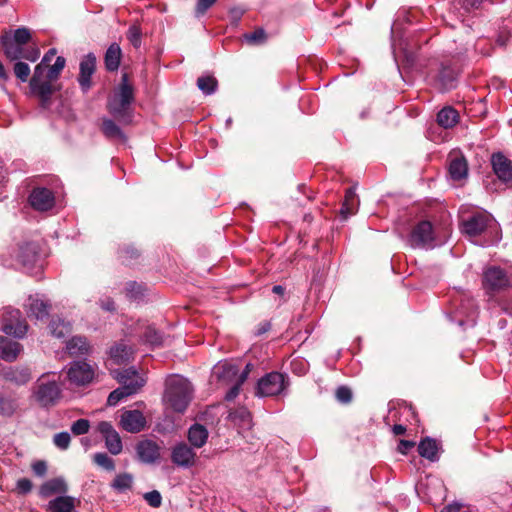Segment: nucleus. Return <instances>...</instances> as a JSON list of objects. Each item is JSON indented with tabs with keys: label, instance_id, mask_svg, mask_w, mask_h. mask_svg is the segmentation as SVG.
<instances>
[{
	"label": "nucleus",
	"instance_id": "nucleus-30",
	"mask_svg": "<svg viewBox=\"0 0 512 512\" xmlns=\"http://www.w3.org/2000/svg\"><path fill=\"white\" fill-rule=\"evenodd\" d=\"M459 114L452 107H444L437 114V122L443 128H452L458 122Z\"/></svg>",
	"mask_w": 512,
	"mask_h": 512
},
{
	"label": "nucleus",
	"instance_id": "nucleus-27",
	"mask_svg": "<svg viewBox=\"0 0 512 512\" xmlns=\"http://www.w3.org/2000/svg\"><path fill=\"white\" fill-rule=\"evenodd\" d=\"M448 171L451 179L455 181L466 178L468 174L467 161L464 157H455L451 159Z\"/></svg>",
	"mask_w": 512,
	"mask_h": 512
},
{
	"label": "nucleus",
	"instance_id": "nucleus-36",
	"mask_svg": "<svg viewBox=\"0 0 512 512\" xmlns=\"http://www.w3.org/2000/svg\"><path fill=\"white\" fill-rule=\"evenodd\" d=\"M355 205H356V194L352 189H348L344 202L342 204L341 208V214L344 218H347L349 215H352L355 211Z\"/></svg>",
	"mask_w": 512,
	"mask_h": 512
},
{
	"label": "nucleus",
	"instance_id": "nucleus-59",
	"mask_svg": "<svg viewBox=\"0 0 512 512\" xmlns=\"http://www.w3.org/2000/svg\"><path fill=\"white\" fill-rule=\"evenodd\" d=\"M123 371H133L134 374L133 376H130L129 377V382H135L136 380L140 379L143 381V385L145 384V379L139 375V373L134 369V368H128V369H124Z\"/></svg>",
	"mask_w": 512,
	"mask_h": 512
},
{
	"label": "nucleus",
	"instance_id": "nucleus-35",
	"mask_svg": "<svg viewBox=\"0 0 512 512\" xmlns=\"http://www.w3.org/2000/svg\"><path fill=\"white\" fill-rule=\"evenodd\" d=\"M50 330L55 337L63 338L70 333L71 326L61 319H53L50 323Z\"/></svg>",
	"mask_w": 512,
	"mask_h": 512
},
{
	"label": "nucleus",
	"instance_id": "nucleus-9",
	"mask_svg": "<svg viewBox=\"0 0 512 512\" xmlns=\"http://www.w3.org/2000/svg\"><path fill=\"white\" fill-rule=\"evenodd\" d=\"M434 231L429 221L419 222L411 231L408 243L412 248L434 247Z\"/></svg>",
	"mask_w": 512,
	"mask_h": 512
},
{
	"label": "nucleus",
	"instance_id": "nucleus-62",
	"mask_svg": "<svg viewBox=\"0 0 512 512\" xmlns=\"http://www.w3.org/2000/svg\"><path fill=\"white\" fill-rule=\"evenodd\" d=\"M124 253H125V256H124L125 258H134L138 255L137 250L134 248H127L124 251Z\"/></svg>",
	"mask_w": 512,
	"mask_h": 512
},
{
	"label": "nucleus",
	"instance_id": "nucleus-44",
	"mask_svg": "<svg viewBox=\"0 0 512 512\" xmlns=\"http://www.w3.org/2000/svg\"><path fill=\"white\" fill-rule=\"evenodd\" d=\"M14 74L22 82H26L30 75V67L28 64L18 61L14 64Z\"/></svg>",
	"mask_w": 512,
	"mask_h": 512
},
{
	"label": "nucleus",
	"instance_id": "nucleus-31",
	"mask_svg": "<svg viewBox=\"0 0 512 512\" xmlns=\"http://www.w3.org/2000/svg\"><path fill=\"white\" fill-rule=\"evenodd\" d=\"M66 349L69 355L79 356L85 355L89 352L90 346L84 337H73L66 344Z\"/></svg>",
	"mask_w": 512,
	"mask_h": 512
},
{
	"label": "nucleus",
	"instance_id": "nucleus-33",
	"mask_svg": "<svg viewBox=\"0 0 512 512\" xmlns=\"http://www.w3.org/2000/svg\"><path fill=\"white\" fill-rule=\"evenodd\" d=\"M101 130L109 139H125V135L120 127L111 119H103Z\"/></svg>",
	"mask_w": 512,
	"mask_h": 512
},
{
	"label": "nucleus",
	"instance_id": "nucleus-61",
	"mask_svg": "<svg viewBox=\"0 0 512 512\" xmlns=\"http://www.w3.org/2000/svg\"><path fill=\"white\" fill-rule=\"evenodd\" d=\"M101 307L104 310L113 311L114 310V302L111 299H107V300L101 302Z\"/></svg>",
	"mask_w": 512,
	"mask_h": 512
},
{
	"label": "nucleus",
	"instance_id": "nucleus-20",
	"mask_svg": "<svg viewBox=\"0 0 512 512\" xmlns=\"http://www.w3.org/2000/svg\"><path fill=\"white\" fill-rule=\"evenodd\" d=\"M2 377L17 386L25 385L32 379L31 371L27 367H9L3 370Z\"/></svg>",
	"mask_w": 512,
	"mask_h": 512
},
{
	"label": "nucleus",
	"instance_id": "nucleus-52",
	"mask_svg": "<svg viewBox=\"0 0 512 512\" xmlns=\"http://www.w3.org/2000/svg\"><path fill=\"white\" fill-rule=\"evenodd\" d=\"M217 0H198L196 4V15H203Z\"/></svg>",
	"mask_w": 512,
	"mask_h": 512
},
{
	"label": "nucleus",
	"instance_id": "nucleus-39",
	"mask_svg": "<svg viewBox=\"0 0 512 512\" xmlns=\"http://www.w3.org/2000/svg\"><path fill=\"white\" fill-rule=\"evenodd\" d=\"M460 313L465 314L469 321L474 322L477 315V307L473 299L467 298L462 301Z\"/></svg>",
	"mask_w": 512,
	"mask_h": 512
},
{
	"label": "nucleus",
	"instance_id": "nucleus-7",
	"mask_svg": "<svg viewBox=\"0 0 512 512\" xmlns=\"http://www.w3.org/2000/svg\"><path fill=\"white\" fill-rule=\"evenodd\" d=\"M288 386L285 376L279 372H270L258 380L256 395L274 397L282 394Z\"/></svg>",
	"mask_w": 512,
	"mask_h": 512
},
{
	"label": "nucleus",
	"instance_id": "nucleus-8",
	"mask_svg": "<svg viewBox=\"0 0 512 512\" xmlns=\"http://www.w3.org/2000/svg\"><path fill=\"white\" fill-rule=\"evenodd\" d=\"M52 79L48 78V67L44 63H39L34 70L30 80V89L32 93L39 96L43 103L47 102L52 93Z\"/></svg>",
	"mask_w": 512,
	"mask_h": 512
},
{
	"label": "nucleus",
	"instance_id": "nucleus-12",
	"mask_svg": "<svg viewBox=\"0 0 512 512\" xmlns=\"http://www.w3.org/2000/svg\"><path fill=\"white\" fill-rule=\"evenodd\" d=\"M69 381L77 386H84L94 378V369L85 362H74L68 370Z\"/></svg>",
	"mask_w": 512,
	"mask_h": 512
},
{
	"label": "nucleus",
	"instance_id": "nucleus-14",
	"mask_svg": "<svg viewBox=\"0 0 512 512\" xmlns=\"http://www.w3.org/2000/svg\"><path fill=\"white\" fill-rule=\"evenodd\" d=\"M29 203L37 211H47L54 206L55 198L51 190L38 187L30 193Z\"/></svg>",
	"mask_w": 512,
	"mask_h": 512
},
{
	"label": "nucleus",
	"instance_id": "nucleus-58",
	"mask_svg": "<svg viewBox=\"0 0 512 512\" xmlns=\"http://www.w3.org/2000/svg\"><path fill=\"white\" fill-rule=\"evenodd\" d=\"M56 55V49L52 48L50 49L42 58L40 63H44L45 66L49 67L50 62L52 61L53 57Z\"/></svg>",
	"mask_w": 512,
	"mask_h": 512
},
{
	"label": "nucleus",
	"instance_id": "nucleus-4",
	"mask_svg": "<svg viewBox=\"0 0 512 512\" xmlns=\"http://www.w3.org/2000/svg\"><path fill=\"white\" fill-rule=\"evenodd\" d=\"M114 378L118 380L121 386L112 391L107 399L109 406L117 405L122 399L137 393L143 387V381L138 379L135 382H129V377L133 376V371H114Z\"/></svg>",
	"mask_w": 512,
	"mask_h": 512
},
{
	"label": "nucleus",
	"instance_id": "nucleus-10",
	"mask_svg": "<svg viewBox=\"0 0 512 512\" xmlns=\"http://www.w3.org/2000/svg\"><path fill=\"white\" fill-rule=\"evenodd\" d=\"M483 287L487 293L501 291L509 286L506 272L497 266L488 267L483 273Z\"/></svg>",
	"mask_w": 512,
	"mask_h": 512
},
{
	"label": "nucleus",
	"instance_id": "nucleus-15",
	"mask_svg": "<svg viewBox=\"0 0 512 512\" xmlns=\"http://www.w3.org/2000/svg\"><path fill=\"white\" fill-rule=\"evenodd\" d=\"M97 429L103 435L109 452L113 455L119 454L123 448L122 441L113 426L109 422L102 421L98 424Z\"/></svg>",
	"mask_w": 512,
	"mask_h": 512
},
{
	"label": "nucleus",
	"instance_id": "nucleus-6",
	"mask_svg": "<svg viewBox=\"0 0 512 512\" xmlns=\"http://www.w3.org/2000/svg\"><path fill=\"white\" fill-rule=\"evenodd\" d=\"M0 329L7 335L22 338L27 333L28 325L18 309L7 307L0 318Z\"/></svg>",
	"mask_w": 512,
	"mask_h": 512
},
{
	"label": "nucleus",
	"instance_id": "nucleus-24",
	"mask_svg": "<svg viewBox=\"0 0 512 512\" xmlns=\"http://www.w3.org/2000/svg\"><path fill=\"white\" fill-rule=\"evenodd\" d=\"M22 350V346L11 339L0 336V359L13 362L17 359Z\"/></svg>",
	"mask_w": 512,
	"mask_h": 512
},
{
	"label": "nucleus",
	"instance_id": "nucleus-22",
	"mask_svg": "<svg viewBox=\"0 0 512 512\" xmlns=\"http://www.w3.org/2000/svg\"><path fill=\"white\" fill-rule=\"evenodd\" d=\"M136 451L139 459L145 463H153L160 458V447L151 440L141 441Z\"/></svg>",
	"mask_w": 512,
	"mask_h": 512
},
{
	"label": "nucleus",
	"instance_id": "nucleus-26",
	"mask_svg": "<svg viewBox=\"0 0 512 512\" xmlns=\"http://www.w3.org/2000/svg\"><path fill=\"white\" fill-rule=\"evenodd\" d=\"M208 439V431L201 424H194L188 430V440L194 448L203 447Z\"/></svg>",
	"mask_w": 512,
	"mask_h": 512
},
{
	"label": "nucleus",
	"instance_id": "nucleus-53",
	"mask_svg": "<svg viewBox=\"0 0 512 512\" xmlns=\"http://www.w3.org/2000/svg\"><path fill=\"white\" fill-rule=\"evenodd\" d=\"M33 472L38 476H44L47 471V465L44 461H37L32 464Z\"/></svg>",
	"mask_w": 512,
	"mask_h": 512
},
{
	"label": "nucleus",
	"instance_id": "nucleus-48",
	"mask_svg": "<svg viewBox=\"0 0 512 512\" xmlns=\"http://www.w3.org/2000/svg\"><path fill=\"white\" fill-rule=\"evenodd\" d=\"M143 498L153 508H158L162 504V496L157 490L145 493Z\"/></svg>",
	"mask_w": 512,
	"mask_h": 512
},
{
	"label": "nucleus",
	"instance_id": "nucleus-50",
	"mask_svg": "<svg viewBox=\"0 0 512 512\" xmlns=\"http://www.w3.org/2000/svg\"><path fill=\"white\" fill-rule=\"evenodd\" d=\"M336 398L339 402L347 404L352 400V392L346 386H340L336 390Z\"/></svg>",
	"mask_w": 512,
	"mask_h": 512
},
{
	"label": "nucleus",
	"instance_id": "nucleus-21",
	"mask_svg": "<svg viewBox=\"0 0 512 512\" xmlns=\"http://www.w3.org/2000/svg\"><path fill=\"white\" fill-rule=\"evenodd\" d=\"M25 308L30 317L43 320L49 314L50 305L38 296L30 295L25 304Z\"/></svg>",
	"mask_w": 512,
	"mask_h": 512
},
{
	"label": "nucleus",
	"instance_id": "nucleus-56",
	"mask_svg": "<svg viewBox=\"0 0 512 512\" xmlns=\"http://www.w3.org/2000/svg\"><path fill=\"white\" fill-rule=\"evenodd\" d=\"M218 369L223 368V377L224 376H230V375H236L238 372V369L234 365L230 364H223L222 366H218Z\"/></svg>",
	"mask_w": 512,
	"mask_h": 512
},
{
	"label": "nucleus",
	"instance_id": "nucleus-40",
	"mask_svg": "<svg viewBox=\"0 0 512 512\" xmlns=\"http://www.w3.org/2000/svg\"><path fill=\"white\" fill-rule=\"evenodd\" d=\"M266 38V33L262 28H258L254 32L244 35L245 41L251 45L262 44L266 41Z\"/></svg>",
	"mask_w": 512,
	"mask_h": 512
},
{
	"label": "nucleus",
	"instance_id": "nucleus-64",
	"mask_svg": "<svg viewBox=\"0 0 512 512\" xmlns=\"http://www.w3.org/2000/svg\"><path fill=\"white\" fill-rule=\"evenodd\" d=\"M461 512H472V511H471L469 508H464V507H463V509H462V511H461Z\"/></svg>",
	"mask_w": 512,
	"mask_h": 512
},
{
	"label": "nucleus",
	"instance_id": "nucleus-49",
	"mask_svg": "<svg viewBox=\"0 0 512 512\" xmlns=\"http://www.w3.org/2000/svg\"><path fill=\"white\" fill-rule=\"evenodd\" d=\"M127 38L134 47H139L141 44V29L137 25H132L127 32Z\"/></svg>",
	"mask_w": 512,
	"mask_h": 512
},
{
	"label": "nucleus",
	"instance_id": "nucleus-2",
	"mask_svg": "<svg viewBox=\"0 0 512 512\" xmlns=\"http://www.w3.org/2000/svg\"><path fill=\"white\" fill-rule=\"evenodd\" d=\"M191 383L180 376L170 377L166 382L164 401L173 411L183 413L192 399Z\"/></svg>",
	"mask_w": 512,
	"mask_h": 512
},
{
	"label": "nucleus",
	"instance_id": "nucleus-63",
	"mask_svg": "<svg viewBox=\"0 0 512 512\" xmlns=\"http://www.w3.org/2000/svg\"><path fill=\"white\" fill-rule=\"evenodd\" d=\"M272 291L275 293V294H278V295H283L284 292H285V288L281 285H275L272 289Z\"/></svg>",
	"mask_w": 512,
	"mask_h": 512
},
{
	"label": "nucleus",
	"instance_id": "nucleus-32",
	"mask_svg": "<svg viewBox=\"0 0 512 512\" xmlns=\"http://www.w3.org/2000/svg\"><path fill=\"white\" fill-rule=\"evenodd\" d=\"M418 451L422 457L427 458L430 461H435L438 458V445L433 439L426 438L422 440L418 446Z\"/></svg>",
	"mask_w": 512,
	"mask_h": 512
},
{
	"label": "nucleus",
	"instance_id": "nucleus-41",
	"mask_svg": "<svg viewBox=\"0 0 512 512\" xmlns=\"http://www.w3.org/2000/svg\"><path fill=\"white\" fill-rule=\"evenodd\" d=\"M31 39V33L28 28L21 27L16 29L11 34V41H15L18 44L26 45Z\"/></svg>",
	"mask_w": 512,
	"mask_h": 512
},
{
	"label": "nucleus",
	"instance_id": "nucleus-57",
	"mask_svg": "<svg viewBox=\"0 0 512 512\" xmlns=\"http://www.w3.org/2000/svg\"><path fill=\"white\" fill-rule=\"evenodd\" d=\"M463 509V505L457 502L446 505L441 512H461Z\"/></svg>",
	"mask_w": 512,
	"mask_h": 512
},
{
	"label": "nucleus",
	"instance_id": "nucleus-29",
	"mask_svg": "<svg viewBox=\"0 0 512 512\" xmlns=\"http://www.w3.org/2000/svg\"><path fill=\"white\" fill-rule=\"evenodd\" d=\"M109 354L115 364H122L130 360L133 350L125 343H118L111 347Z\"/></svg>",
	"mask_w": 512,
	"mask_h": 512
},
{
	"label": "nucleus",
	"instance_id": "nucleus-38",
	"mask_svg": "<svg viewBox=\"0 0 512 512\" xmlns=\"http://www.w3.org/2000/svg\"><path fill=\"white\" fill-rule=\"evenodd\" d=\"M133 483V478L130 474L124 473L116 476L112 483V487L119 491L123 492L131 488Z\"/></svg>",
	"mask_w": 512,
	"mask_h": 512
},
{
	"label": "nucleus",
	"instance_id": "nucleus-5",
	"mask_svg": "<svg viewBox=\"0 0 512 512\" xmlns=\"http://www.w3.org/2000/svg\"><path fill=\"white\" fill-rule=\"evenodd\" d=\"M1 45L5 56L10 61L25 59L35 62L40 57V50L35 46H25L11 41V34L6 33L1 37Z\"/></svg>",
	"mask_w": 512,
	"mask_h": 512
},
{
	"label": "nucleus",
	"instance_id": "nucleus-13",
	"mask_svg": "<svg viewBox=\"0 0 512 512\" xmlns=\"http://www.w3.org/2000/svg\"><path fill=\"white\" fill-rule=\"evenodd\" d=\"M171 460L179 467L190 468L195 464L196 452L185 442H180L172 448Z\"/></svg>",
	"mask_w": 512,
	"mask_h": 512
},
{
	"label": "nucleus",
	"instance_id": "nucleus-46",
	"mask_svg": "<svg viewBox=\"0 0 512 512\" xmlns=\"http://www.w3.org/2000/svg\"><path fill=\"white\" fill-rule=\"evenodd\" d=\"M71 437L68 432H60L54 435L53 443L54 445L61 449L66 450L70 445Z\"/></svg>",
	"mask_w": 512,
	"mask_h": 512
},
{
	"label": "nucleus",
	"instance_id": "nucleus-51",
	"mask_svg": "<svg viewBox=\"0 0 512 512\" xmlns=\"http://www.w3.org/2000/svg\"><path fill=\"white\" fill-rule=\"evenodd\" d=\"M32 482L28 478H21L16 483L17 492L20 494H27L32 489Z\"/></svg>",
	"mask_w": 512,
	"mask_h": 512
},
{
	"label": "nucleus",
	"instance_id": "nucleus-43",
	"mask_svg": "<svg viewBox=\"0 0 512 512\" xmlns=\"http://www.w3.org/2000/svg\"><path fill=\"white\" fill-rule=\"evenodd\" d=\"M145 342L157 346L162 343V335L153 327L148 326L143 334Z\"/></svg>",
	"mask_w": 512,
	"mask_h": 512
},
{
	"label": "nucleus",
	"instance_id": "nucleus-1",
	"mask_svg": "<svg viewBox=\"0 0 512 512\" xmlns=\"http://www.w3.org/2000/svg\"><path fill=\"white\" fill-rule=\"evenodd\" d=\"M133 100V87L128 81V75L123 74L120 85L108 99L107 109L115 119L128 124L131 122L130 105Z\"/></svg>",
	"mask_w": 512,
	"mask_h": 512
},
{
	"label": "nucleus",
	"instance_id": "nucleus-54",
	"mask_svg": "<svg viewBox=\"0 0 512 512\" xmlns=\"http://www.w3.org/2000/svg\"><path fill=\"white\" fill-rule=\"evenodd\" d=\"M415 446V443L413 441L409 440H400L398 444V451L402 454H407L410 449H412Z\"/></svg>",
	"mask_w": 512,
	"mask_h": 512
},
{
	"label": "nucleus",
	"instance_id": "nucleus-18",
	"mask_svg": "<svg viewBox=\"0 0 512 512\" xmlns=\"http://www.w3.org/2000/svg\"><path fill=\"white\" fill-rule=\"evenodd\" d=\"M494 173L504 183L512 182V162L502 153H495L491 157Z\"/></svg>",
	"mask_w": 512,
	"mask_h": 512
},
{
	"label": "nucleus",
	"instance_id": "nucleus-17",
	"mask_svg": "<svg viewBox=\"0 0 512 512\" xmlns=\"http://www.w3.org/2000/svg\"><path fill=\"white\" fill-rule=\"evenodd\" d=\"M96 69V57L93 53L87 54L80 62L78 82L82 91L87 92L91 88V77Z\"/></svg>",
	"mask_w": 512,
	"mask_h": 512
},
{
	"label": "nucleus",
	"instance_id": "nucleus-3",
	"mask_svg": "<svg viewBox=\"0 0 512 512\" xmlns=\"http://www.w3.org/2000/svg\"><path fill=\"white\" fill-rule=\"evenodd\" d=\"M61 387L55 380H49L48 374H42L32 388V395L41 407L56 405L61 398Z\"/></svg>",
	"mask_w": 512,
	"mask_h": 512
},
{
	"label": "nucleus",
	"instance_id": "nucleus-23",
	"mask_svg": "<svg viewBox=\"0 0 512 512\" xmlns=\"http://www.w3.org/2000/svg\"><path fill=\"white\" fill-rule=\"evenodd\" d=\"M67 491L68 485L66 481L62 477H57L44 482L39 489V495L42 498H48L56 494L62 496Z\"/></svg>",
	"mask_w": 512,
	"mask_h": 512
},
{
	"label": "nucleus",
	"instance_id": "nucleus-25",
	"mask_svg": "<svg viewBox=\"0 0 512 512\" xmlns=\"http://www.w3.org/2000/svg\"><path fill=\"white\" fill-rule=\"evenodd\" d=\"M76 507V498L62 495L50 500L46 510L48 512H73Z\"/></svg>",
	"mask_w": 512,
	"mask_h": 512
},
{
	"label": "nucleus",
	"instance_id": "nucleus-45",
	"mask_svg": "<svg viewBox=\"0 0 512 512\" xmlns=\"http://www.w3.org/2000/svg\"><path fill=\"white\" fill-rule=\"evenodd\" d=\"M94 462L109 471L114 470L115 468L113 459L106 453H96L94 455Z\"/></svg>",
	"mask_w": 512,
	"mask_h": 512
},
{
	"label": "nucleus",
	"instance_id": "nucleus-19",
	"mask_svg": "<svg viewBox=\"0 0 512 512\" xmlns=\"http://www.w3.org/2000/svg\"><path fill=\"white\" fill-rule=\"evenodd\" d=\"M16 258L25 268H32L38 260V246L34 242H28L19 246Z\"/></svg>",
	"mask_w": 512,
	"mask_h": 512
},
{
	"label": "nucleus",
	"instance_id": "nucleus-37",
	"mask_svg": "<svg viewBox=\"0 0 512 512\" xmlns=\"http://www.w3.org/2000/svg\"><path fill=\"white\" fill-rule=\"evenodd\" d=\"M197 86L204 94L210 95L217 88V80L213 76H201L197 79Z\"/></svg>",
	"mask_w": 512,
	"mask_h": 512
},
{
	"label": "nucleus",
	"instance_id": "nucleus-47",
	"mask_svg": "<svg viewBox=\"0 0 512 512\" xmlns=\"http://www.w3.org/2000/svg\"><path fill=\"white\" fill-rule=\"evenodd\" d=\"M90 422L87 419H78L71 426V431L74 435H83L89 431Z\"/></svg>",
	"mask_w": 512,
	"mask_h": 512
},
{
	"label": "nucleus",
	"instance_id": "nucleus-42",
	"mask_svg": "<svg viewBox=\"0 0 512 512\" xmlns=\"http://www.w3.org/2000/svg\"><path fill=\"white\" fill-rule=\"evenodd\" d=\"M65 63V58L62 56H58L55 60V63L51 67H48V78L52 79L53 81L58 79L60 72L65 67Z\"/></svg>",
	"mask_w": 512,
	"mask_h": 512
},
{
	"label": "nucleus",
	"instance_id": "nucleus-11",
	"mask_svg": "<svg viewBox=\"0 0 512 512\" xmlns=\"http://www.w3.org/2000/svg\"><path fill=\"white\" fill-rule=\"evenodd\" d=\"M494 228H496L494 219L486 214H476L462 224L463 232L470 237L479 236L486 230Z\"/></svg>",
	"mask_w": 512,
	"mask_h": 512
},
{
	"label": "nucleus",
	"instance_id": "nucleus-28",
	"mask_svg": "<svg viewBox=\"0 0 512 512\" xmlns=\"http://www.w3.org/2000/svg\"><path fill=\"white\" fill-rule=\"evenodd\" d=\"M121 48L117 43H112L104 57L105 67L108 71H116L119 68L121 61Z\"/></svg>",
	"mask_w": 512,
	"mask_h": 512
},
{
	"label": "nucleus",
	"instance_id": "nucleus-16",
	"mask_svg": "<svg viewBox=\"0 0 512 512\" xmlns=\"http://www.w3.org/2000/svg\"><path fill=\"white\" fill-rule=\"evenodd\" d=\"M121 427L130 433H138L144 429L146 418L139 410H125L120 418Z\"/></svg>",
	"mask_w": 512,
	"mask_h": 512
},
{
	"label": "nucleus",
	"instance_id": "nucleus-55",
	"mask_svg": "<svg viewBox=\"0 0 512 512\" xmlns=\"http://www.w3.org/2000/svg\"><path fill=\"white\" fill-rule=\"evenodd\" d=\"M244 13L245 10L238 7L232 8L229 11L230 17L235 24H237L241 20Z\"/></svg>",
	"mask_w": 512,
	"mask_h": 512
},
{
	"label": "nucleus",
	"instance_id": "nucleus-60",
	"mask_svg": "<svg viewBox=\"0 0 512 512\" xmlns=\"http://www.w3.org/2000/svg\"><path fill=\"white\" fill-rule=\"evenodd\" d=\"M394 435H403L406 432V427L401 424H395L392 428Z\"/></svg>",
	"mask_w": 512,
	"mask_h": 512
},
{
	"label": "nucleus",
	"instance_id": "nucleus-34",
	"mask_svg": "<svg viewBox=\"0 0 512 512\" xmlns=\"http://www.w3.org/2000/svg\"><path fill=\"white\" fill-rule=\"evenodd\" d=\"M250 364H247L245 369L240 373V375L237 378L236 383L230 388V390L227 392L225 399L227 401L234 400L240 393V388L242 384L246 381L249 373H250Z\"/></svg>",
	"mask_w": 512,
	"mask_h": 512
}]
</instances>
